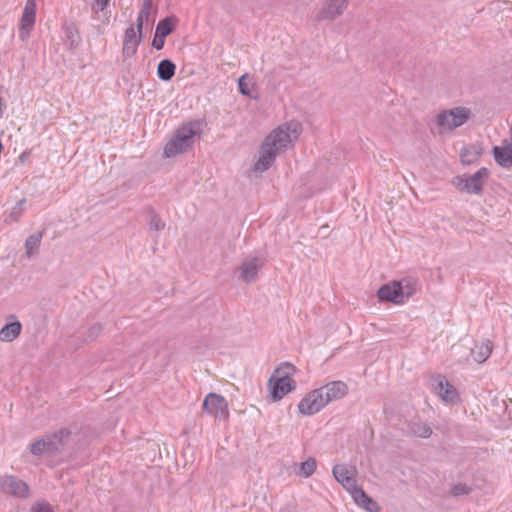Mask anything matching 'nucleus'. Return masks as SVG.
<instances>
[{
    "instance_id": "f257e3e1",
    "label": "nucleus",
    "mask_w": 512,
    "mask_h": 512,
    "mask_svg": "<svg viewBox=\"0 0 512 512\" xmlns=\"http://www.w3.org/2000/svg\"><path fill=\"white\" fill-rule=\"evenodd\" d=\"M302 132V125L297 121L284 123L270 132L262 142L259 158L253 165L256 173L267 171L275 162L277 155L285 152Z\"/></svg>"
},
{
    "instance_id": "f03ea898",
    "label": "nucleus",
    "mask_w": 512,
    "mask_h": 512,
    "mask_svg": "<svg viewBox=\"0 0 512 512\" xmlns=\"http://www.w3.org/2000/svg\"><path fill=\"white\" fill-rule=\"evenodd\" d=\"M203 122L194 120L182 125L173 135L172 139L165 145L164 154L166 157H174L192 148L194 137L202 133Z\"/></svg>"
},
{
    "instance_id": "7ed1b4c3",
    "label": "nucleus",
    "mask_w": 512,
    "mask_h": 512,
    "mask_svg": "<svg viewBox=\"0 0 512 512\" xmlns=\"http://www.w3.org/2000/svg\"><path fill=\"white\" fill-rule=\"evenodd\" d=\"M72 431L68 428L46 434L39 439L34 440L29 450L32 455L37 457L52 456L59 452L69 441Z\"/></svg>"
},
{
    "instance_id": "20e7f679",
    "label": "nucleus",
    "mask_w": 512,
    "mask_h": 512,
    "mask_svg": "<svg viewBox=\"0 0 512 512\" xmlns=\"http://www.w3.org/2000/svg\"><path fill=\"white\" fill-rule=\"evenodd\" d=\"M470 109L466 107H455L450 110H443L435 118V126L430 127L433 134H441L443 131H453L465 124L470 117Z\"/></svg>"
},
{
    "instance_id": "39448f33",
    "label": "nucleus",
    "mask_w": 512,
    "mask_h": 512,
    "mask_svg": "<svg viewBox=\"0 0 512 512\" xmlns=\"http://www.w3.org/2000/svg\"><path fill=\"white\" fill-rule=\"evenodd\" d=\"M489 174V170L482 167L472 175L463 174L454 177L452 185L460 192L480 195L483 192L484 181L488 179Z\"/></svg>"
},
{
    "instance_id": "423d86ee",
    "label": "nucleus",
    "mask_w": 512,
    "mask_h": 512,
    "mask_svg": "<svg viewBox=\"0 0 512 512\" xmlns=\"http://www.w3.org/2000/svg\"><path fill=\"white\" fill-rule=\"evenodd\" d=\"M322 389H314L307 393L298 404V411L305 416H311L321 411L327 403L321 393Z\"/></svg>"
},
{
    "instance_id": "0eeeda50",
    "label": "nucleus",
    "mask_w": 512,
    "mask_h": 512,
    "mask_svg": "<svg viewBox=\"0 0 512 512\" xmlns=\"http://www.w3.org/2000/svg\"><path fill=\"white\" fill-rule=\"evenodd\" d=\"M203 410L216 418L227 420L229 417L228 403L226 399L216 393H209L202 404Z\"/></svg>"
},
{
    "instance_id": "6e6552de",
    "label": "nucleus",
    "mask_w": 512,
    "mask_h": 512,
    "mask_svg": "<svg viewBox=\"0 0 512 512\" xmlns=\"http://www.w3.org/2000/svg\"><path fill=\"white\" fill-rule=\"evenodd\" d=\"M268 388L271 399L279 401L296 388V383L292 378L287 377V374L282 377H276L275 374H272L268 380Z\"/></svg>"
},
{
    "instance_id": "1a4fd4ad",
    "label": "nucleus",
    "mask_w": 512,
    "mask_h": 512,
    "mask_svg": "<svg viewBox=\"0 0 512 512\" xmlns=\"http://www.w3.org/2000/svg\"><path fill=\"white\" fill-rule=\"evenodd\" d=\"M0 490L14 497L26 499L29 497V486L16 476L5 475L0 477Z\"/></svg>"
},
{
    "instance_id": "9d476101",
    "label": "nucleus",
    "mask_w": 512,
    "mask_h": 512,
    "mask_svg": "<svg viewBox=\"0 0 512 512\" xmlns=\"http://www.w3.org/2000/svg\"><path fill=\"white\" fill-rule=\"evenodd\" d=\"M178 23V18L174 15L167 16L160 20L156 26L155 35L152 40V46L161 50L165 45V38L170 35Z\"/></svg>"
},
{
    "instance_id": "9b49d317",
    "label": "nucleus",
    "mask_w": 512,
    "mask_h": 512,
    "mask_svg": "<svg viewBox=\"0 0 512 512\" xmlns=\"http://www.w3.org/2000/svg\"><path fill=\"white\" fill-rule=\"evenodd\" d=\"M435 392L442 401L449 404H457L460 402V396L457 389L443 375L435 378Z\"/></svg>"
},
{
    "instance_id": "f8f14e48",
    "label": "nucleus",
    "mask_w": 512,
    "mask_h": 512,
    "mask_svg": "<svg viewBox=\"0 0 512 512\" xmlns=\"http://www.w3.org/2000/svg\"><path fill=\"white\" fill-rule=\"evenodd\" d=\"M263 265L264 261L259 257L245 259L238 268V278L245 283L254 282L257 279L258 273Z\"/></svg>"
},
{
    "instance_id": "ddd939ff",
    "label": "nucleus",
    "mask_w": 512,
    "mask_h": 512,
    "mask_svg": "<svg viewBox=\"0 0 512 512\" xmlns=\"http://www.w3.org/2000/svg\"><path fill=\"white\" fill-rule=\"evenodd\" d=\"M347 7L348 0H324L318 14V19L333 21L340 17Z\"/></svg>"
},
{
    "instance_id": "4468645a",
    "label": "nucleus",
    "mask_w": 512,
    "mask_h": 512,
    "mask_svg": "<svg viewBox=\"0 0 512 512\" xmlns=\"http://www.w3.org/2000/svg\"><path fill=\"white\" fill-rule=\"evenodd\" d=\"M36 17V3L35 0H27L24 11L21 17V25L19 36L22 40L28 38L32 30Z\"/></svg>"
},
{
    "instance_id": "2eb2a0df",
    "label": "nucleus",
    "mask_w": 512,
    "mask_h": 512,
    "mask_svg": "<svg viewBox=\"0 0 512 512\" xmlns=\"http://www.w3.org/2000/svg\"><path fill=\"white\" fill-rule=\"evenodd\" d=\"M319 389H322L321 393L327 404L345 397L348 393L347 384L340 380L329 382Z\"/></svg>"
},
{
    "instance_id": "dca6fc26",
    "label": "nucleus",
    "mask_w": 512,
    "mask_h": 512,
    "mask_svg": "<svg viewBox=\"0 0 512 512\" xmlns=\"http://www.w3.org/2000/svg\"><path fill=\"white\" fill-rule=\"evenodd\" d=\"M143 39V35H137L133 26L128 27L124 33L122 53L126 58L134 56Z\"/></svg>"
},
{
    "instance_id": "f3484780",
    "label": "nucleus",
    "mask_w": 512,
    "mask_h": 512,
    "mask_svg": "<svg viewBox=\"0 0 512 512\" xmlns=\"http://www.w3.org/2000/svg\"><path fill=\"white\" fill-rule=\"evenodd\" d=\"M397 286L396 281L382 285L377 291V297L382 302H391L397 305L402 304V298H400L399 294L401 290H399Z\"/></svg>"
},
{
    "instance_id": "a211bd4d",
    "label": "nucleus",
    "mask_w": 512,
    "mask_h": 512,
    "mask_svg": "<svg viewBox=\"0 0 512 512\" xmlns=\"http://www.w3.org/2000/svg\"><path fill=\"white\" fill-rule=\"evenodd\" d=\"M492 153L496 163L505 169L512 168V145L494 146Z\"/></svg>"
},
{
    "instance_id": "6ab92c4d",
    "label": "nucleus",
    "mask_w": 512,
    "mask_h": 512,
    "mask_svg": "<svg viewBox=\"0 0 512 512\" xmlns=\"http://www.w3.org/2000/svg\"><path fill=\"white\" fill-rule=\"evenodd\" d=\"M10 318L14 319V321L5 324L0 329V341L2 342H12L20 335L22 331V324L16 320V316L10 315Z\"/></svg>"
},
{
    "instance_id": "aec40b11",
    "label": "nucleus",
    "mask_w": 512,
    "mask_h": 512,
    "mask_svg": "<svg viewBox=\"0 0 512 512\" xmlns=\"http://www.w3.org/2000/svg\"><path fill=\"white\" fill-rule=\"evenodd\" d=\"M64 43L69 49H76L81 43V36L77 26L70 22L63 25Z\"/></svg>"
},
{
    "instance_id": "412c9836",
    "label": "nucleus",
    "mask_w": 512,
    "mask_h": 512,
    "mask_svg": "<svg viewBox=\"0 0 512 512\" xmlns=\"http://www.w3.org/2000/svg\"><path fill=\"white\" fill-rule=\"evenodd\" d=\"M355 503L368 512H380V507L366 492L361 488L352 492Z\"/></svg>"
},
{
    "instance_id": "4be33fe9",
    "label": "nucleus",
    "mask_w": 512,
    "mask_h": 512,
    "mask_svg": "<svg viewBox=\"0 0 512 512\" xmlns=\"http://www.w3.org/2000/svg\"><path fill=\"white\" fill-rule=\"evenodd\" d=\"M483 150L479 145H470L465 147L460 152V159L464 165H470L478 161L482 155Z\"/></svg>"
},
{
    "instance_id": "5701e85b",
    "label": "nucleus",
    "mask_w": 512,
    "mask_h": 512,
    "mask_svg": "<svg viewBox=\"0 0 512 512\" xmlns=\"http://www.w3.org/2000/svg\"><path fill=\"white\" fill-rule=\"evenodd\" d=\"M176 71V65L170 59H163L158 63L157 76L162 81H170Z\"/></svg>"
},
{
    "instance_id": "b1692460",
    "label": "nucleus",
    "mask_w": 512,
    "mask_h": 512,
    "mask_svg": "<svg viewBox=\"0 0 512 512\" xmlns=\"http://www.w3.org/2000/svg\"><path fill=\"white\" fill-rule=\"evenodd\" d=\"M398 284L397 288L401 290L400 298H402V304L412 297L416 292V281L411 278H403L399 281H396Z\"/></svg>"
},
{
    "instance_id": "393cba45",
    "label": "nucleus",
    "mask_w": 512,
    "mask_h": 512,
    "mask_svg": "<svg viewBox=\"0 0 512 512\" xmlns=\"http://www.w3.org/2000/svg\"><path fill=\"white\" fill-rule=\"evenodd\" d=\"M43 231H39L30 235L25 241L26 256L31 258L33 255L38 254L39 247L43 238Z\"/></svg>"
},
{
    "instance_id": "a878e982",
    "label": "nucleus",
    "mask_w": 512,
    "mask_h": 512,
    "mask_svg": "<svg viewBox=\"0 0 512 512\" xmlns=\"http://www.w3.org/2000/svg\"><path fill=\"white\" fill-rule=\"evenodd\" d=\"M493 344L490 340L485 341L480 346H476L471 350L474 360L478 363L485 362L492 353Z\"/></svg>"
},
{
    "instance_id": "bb28decb",
    "label": "nucleus",
    "mask_w": 512,
    "mask_h": 512,
    "mask_svg": "<svg viewBox=\"0 0 512 512\" xmlns=\"http://www.w3.org/2000/svg\"><path fill=\"white\" fill-rule=\"evenodd\" d=\"M103 327L100 323L91 324L81 335L82 343L95 341L102 333Z\"/></svg>"
},
{
    "instance_id": "cd10ccee",
    "label": "nucleus",
    "mask_w": 512,
    "mask_h": 512,
    "mask_svg": "<svg viewBox=\"0 0 512 512\" xmlns=\"http://www.w3.org/2000/svg\"><path fill=\"white\" fill-rule=\"evenodd\" d=\"M409 431L412 435L429 438L432 434V429L427 423L413 422L409 425Z\"/></svg>"
},
{
    "instance_id": "c85d7f7f",
    "label": "nucleus",
    "mask_w": 512,
    "mask_h": 512,
    "mask_svg": "<svg viewBox=\"0 0 512 512\" xmlns=\"http://www.w3.org/2000/svg\"><path fill=\"white\" fill-rule=\"evenodd\" d=\"M317 468V461L314 457H308L304 462L301 463L298 475L304 478L310 477Z\"/></svg>"
},
{
    "instance_id": "c756f323",
    "label": "nucleus",
    "mask_w": 512,
    "mask_h": 512,
    "mask_svg": "<svg viewBox=\"0 0 512 512\" xmlns=\"http://www.w3.org/2000/svg\"><path fill=\"white\" fill-rule=\"evenodd\" d=\"M26 199L22 198L12 208L10 214L5 218L6 223L17 222L25 210Z\"/></svg>"
},
{
    "instance_id": "7c9ffc66",
    "label": "nucleus",
    "mask_w": 512,
    "mask_h": 512,
    "mask_svg": "<svg viewBox=\"0 0 512 512\" xmlns=\"http://www.w3.org/2000/svg\"><path fill=\"white\" fill-rule=\"evenodd\" d=\"M251 81V78L249 76V74H243L239 79H238V88H239V92L244 95V96H248L252 99H257V96H253L251 94V90L249 88V82Z\"/></svg>"
},
{
    "instance_id": "2f4dec72",
    "label": "nucleus",
    "mask_w": 512,
    "mask_h": 512,
    "mask_svg": "<svg viewBox=\"0 0 512 512\" xmlns=\"http://www.w3.org/2000/svg\"><path fill=\"white\" fill-rule=\"evenodd\" d=\"M472 487L467 485L466 483H456L451 487L450 494L453 497H459L464 495H469L472 492Z\"/></svg>"
},
{
    "instance_id": "473e14b6",
    "label": "nucleus",
    "mask_w": 512,
    "mask_h": 512,
    "mask_svg": "<svg viewBox=\"0 0 512 512\" xmlns=\"http://www.w3.org/2000/svg\"><path fill=\"white\" fill-rule=\"evenodd\" d=\"M295 366L289 362L281 363L273 372L276 377H282L287 374V377H290L295 373Z\"/></svg>"
},
{
    "instance_id": "72a5a7b5",
    "label": "nucleus",
    "mask_w": 512,
    "mask_h": 512,
    "mask_svg": "<svg viewBox=\"0 0 512 512\" xmlns=\"http://www.w3.org/2000/svg\"><path fill=\"white\" fill-rule=\"evenodd\" d=\"M332 473L339 483H342L344 479L350 475V471L345 465H335L333 467Z\"/></svg>"
},
{
    "instance_id": "f704fd0d",
    "label": "nucleus",
    "mask_w": 512,
    "mask_h": 512,
    "mask_svg": "<svg viewBox=\"0 0 512 512\" xmlns=\"http://www.w3.org/2000/svg\"><path fill=\"white\" fill-rule=\"evenodd\" d=\"M149 228L153 231H161L165 228V222L156 214L152 213L149 221Z\"/></svg>"
},
{
    "instance_id": "c9c22d12",
    "label": "nucleus",
    "mask_w": 512,
    "mask_h": 512,
    "mask_svg": "<svg viewBox=\"0 0 512 512\" xmlns=\"http://www.w3.org/2000/svg\"><path fill=\"white\" fill-rule=\"evenodd\" d=\"M110 0H94L91 6L92 12L97 15L104 12L109 5Z\"/></svg>"
},
{
    "instance_id": "e433bc0d",
    "label": "nucleus",
    "mask_w": 512,
    "mask_h": 512,
    "mask_svg": "<svg viewBox=\"0 0 512 512\" xmlns=\"http://www.w3.org/2000/svg\"><path fill=\"white\" fill-rule=\"evenodd\" d=\"M341 484L343 485L344 488L349 490L351 493L355 490L361 489L360 487L357 486L356 479L351 475H349L347 478H345Z\"/></svg>"
},
{
    "instance_id": "4c0bfd02",
    "label": "nucleus",
    "mask_w": 512,
    "mask_h": 512,
    "mask_svg": "<svg viewBox=\"0 0 512 512\" xmlns=\"http://www.w3.org/2000/svg\"><path fill=\"white\" fill-rule=\"evenodd\" d=\"M31 512H54V511H53L52 506L48 502L41 501V502L36 503V505H34L32 507Z\"/></svg>"
},
{
    "instance_id": "58836bf2",
    "label": "nucleus",
    "mask_w": 512,
    "mask_h": 512,
    "mask_svg": "<svg viewBox=\"0 0 512 512\" xmlns=\"http://www.w3.org/2000/svg\"><path fill=\"white\" fill-rule=\"evenodd\" d=\"M137 19L142 20L144 22H154L151 10H140Z\"/></svg>"
},
{
    "instance_id": "ea45409f",
    "label": "nucleus",
    "mask_w": 512,
    "mask_h": 512,
    "mask_svg": "<svg viewBox=\"0 0 512 512\" xmlns=\"http://www.w3.org/2000/svg\"><path fill=\"white\" fill-rule=\"evenodd\" d=\"M143 24H144V21L139 20V19L136 20V30L135 31H136L137 35H143V33H142Z\"/></svg>"
},
{
    "instance_id": "a19ab883",
    "label": "nucleus",
    "mask_w": 512,
    "mask_h": 512,
    "mask_svg": "<svg viewBox=\"0 0 512 512\" xmlns=\"http://www.w3.org/2000/svg\"><path fill=\"white\" fill-rule=\"evenodd\" d=\"M152 9V0H143L141 10H151Z\"/></svg>"
},
{
    "instance_id": "79ce46f5",
    "label": "nucleus",
    "mask_w": 512,
    "mask_h": 512,
    "mask_svg": "<svg viewBox=\"0 0 512 512\" xmlns=\"http://www.w3.org/2000/svg\"><path fill=\"white\" fill-rule=\"evenodd\" d=\"M251 86H252V88H254L256 85L254 82H251Z\"/></svg>"
}]
</instances>
